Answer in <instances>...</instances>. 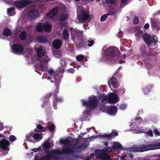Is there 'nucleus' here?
Segmentation results:
<instances>
[{"label":"nucleus","mask_w":160,"mask_h":160,"mask_svg":"<svg viewBox=\"0 0 160 160\" xmlns=\"http://www.w3.org/2000/svg\"><path fill=\"white\" fill-rule=\"evenodd\" d=\"M48 72L51 75H53L55 74V72L53 69H51L48 70Z\"/></svg>","instance_id":"50"},{"label":"nucleus","mask_w":160,"mask_h":160,"mask_svg":"<svg viewBox=\"0 0 160 160\" xmlns=\"http://www.w3.org/2000/svg\"><path fill=\"white\" fill-rule=\"evenodd\" d=\"M129 157L131 158L132 159L133 158L134 156L132 153H130L129 155Z\"/></svg>","instance_id":"62"},{"label":"nucleus","mask_w":160,"mask_h":160,"mask_svg":"<svg viewBox=\"0 0 160 160\" xmlns=\"http://www.w3.org/2000/svg\"><path fill=\"white\" fill-rule=\"evenodd\" d=\"M87 42L88 43H89L88 44L89 47L91 46L94 43V42L93 40H88Z\"/></svg>","instance_id":"42"},{"label":"nucleus","mask_w":160,"mask_h":160,"mask_svg":"<svg viewBox=\"0 0 160 160\" xmlns=\"http://www.w3.org/2000/svg\"><path fill=\"white\" fill-rule=\"evenodd\" d=\"M143 33L142 31L138 30L136 33V35L138 37H140L142 35Z\"/></svg>","instance_id":"45"},{"label":"nucleus","mask_w":160,"mask_h":160,"mask_svg":"<svg viewBox=\"0 0 160 160\" xmlns=\"http://www.w3.org/2000/svg\"><path fill=\"white\" fill-rule=\"evenodd\" d=\"M35 49L39 58V60L45 63H48L49 61V59L47 56L44 55L45 53L44 49L39 45H36L35 47Z\"/></svg>","instance_id":"3"},{"label":"nucleus","mask_w":160,"mask_h":160,"mask_svg":"<svg viewBox=\"0 0 160 160\" xmlns=\"http://www.w3.org/2000/svg\"><path fill=\"white\" fill-rule=\"evenodd\" d=\"M108 83L109 87L111 85L114 88H117L118 87L117 82L115 81H108Z\"/></svg>","instance_id":"23"},{"label":"nucleus","mask_w":160,"mask_h":160,"mask_svg":"<svg viewBox=\"0 0 160 160\" xmlns=\"http://www.w3.org/2000/svg\"><path fill=\"white\" fill-rule=\"evenodd\" d=\"M82 105L85 106L89 110L94 109L98 106V101L96 96L92 95L88 98V101L82 100Z\"/></svg>","instance_id":"2"},{"label":"nucleus","mask_w":160,"mask_h":160,"mask_svg":"<svg viewBox=\"0 0 160 160\" xmlns=\"http://www.w3.org/2000/svg\"><path fill=\"white\" fill-rule=\"evenodd\" d=\"M114 150L113 146L111 147H104L103 150V152L108 153L109 152H112Z\"/></svg>","instance_id":"26"},{"label":"nucleus","mask_w":160,"mask_h":160,"mask_svg":"<svg viewBox=\"0 0 160 160\" xmlns=\"http://www.w3.org/2000/svg\"><path fill=\"white\" fill-rule=\"evenodd\" d=\"M147 133L150 136H153V133L152 131V130H150Z\"/></svg>","instance_id":"54"},{"label":"nucleus","mask_w":160,"mask_h":160,"mask_svg":"<svg viewBox=\"0 0 160 160\" xmlns=\"http://www.w3.org/2000/svg\"><path fill=\"white\" fill-rule=\"evenodd\" d=\"M54 98L53 99L54 102H61L62 101V98L57 97V94H55V93H54Z\"/></svg>","instance_id":"27"},{"label":"nucleus","mask_w":160,"mask_h":160,"mask_svg":"<svg viewBox=\"0 0 160 160\" xmlns=\"http://www.w3.org/2000/svg\"><path fill=\"white\" fill-rule=\"evenodd\" d=\"M81 17H78V22H84L89 18V15L86 12L85 9H83L81 11Z\"/></svg>","instance_id":"8"},{"label":"nucleus","mask_w":160,"mask_h":160,"mask_svg":"<svg viewBox=\"0 0 160 160\" xmlns=\"http://www.w3.org/2000/svg\"><path fill=\"white\" fill-rule=\"evenodd\" d=\"M96 158L101 160H111L108 153L103 151L96 156Z\"/></svg>","instance_id":"13"},{"label":"nucleus","mask_w":160,"mask_h":160,"mask_svg":"<svg viewBox=\"0 0 160 160\" xmlns=\"http://www.w3.org/2000/svg\"><path fill=\"white\" fill-rule=\"evenodd\" d=\"M13 52L17 54H22L24 48L23 46L19 44H13Z\"/></svg>","instance_id":"11"},{"label":"nucleus","mask_w":160,"mask_h":160,"mask_svg":"<svg viewBox=\"0 0 160 160\" xmlns=\"http://www.w3.org/2000/svg\"><path fill=\"white\" fill-rule=\"evenodd\" d=\"M52 28V27L49 24H43L42 25L41 23H39L37 27V30L41 32H43V31L50 32Z\"/></svg>","instance_id":"5"},{"label":"nucleus","mask_w":160,"mask_h":160,"mask_svg":"<svg viewBox=\"0 0 160 160\" xmlns=\"http://www.w3.org/2000/svg\"><path fill=\"white\" fill-rule=\"evenodd\" d=\"M68 15L66 13L63 14L61 17L60 20L65 21L68 18Z\"/></svg>","instance_id":"38"},{"label":"nucleus","mask_w":160,"mask_h":160,"mask_svg":"<svg viewBox=\"0 0 160 160\" xmlns=\"http://www.w3.org/2000/svg\"><path fill=\"white\" fill-rule=\"evenodd\" d=\"M9 145V142L5 139H2L0 141V148L3 150L9 151V148L8 146Z\"/></svg>","instance_id":"10"},{"label":"nucleus","mask_w":160,"mask_h":160,"mask_svg":"<svg viewBox=\"0 0 160 160\" xmlns=\"http://www.w3.org/2000/svg\"><path fill=\"white\" fill-rule=\"evenodd\" d=\"M10 141L11 142H13L15 141L16 139V137L13 135H11L9 138Z\"/></svg>","instance_id":"41"},{"label":"nucleus","mask_w":160,"mask_h":160,"mask_svg":"<svg viewBox=\"0 0 160 160\" xmlns=\"http://www.w3.org/2000/svg\"><path fill=\"white\" fill-rule=\"evenodd\" d=\"M37 128L38 129L39 132H45L46 130L45 128L39 124L37 125Z\"/></svg>","instance_id":"32"},{"label":"nucleus","mask_w":160,"mask_h":160,"mask_svg":"<svg viewBox=\"0 0 160 160\" xmlns=\"http://www.w3.org/2000/svg\"><path fill=\"white\" fill-rule=\"evenodd\" d=\"M143 39L146 43L149 45H155L156 44L155 40L153 37L147 34L143 36Z\"/></svg>","instance_id":"7"},{"label":"nucleus","mask_w":160,"mask_h":160,"mask_svg":"<svg viewBox=\"0 0 160 160\" xmlns=\"http://www.w3.org/2000/svg\"><path fill=\"white\" fill-rule=\"evenodd\" d=\"M32 137L35 140L38 141L41 140L42 138V136L41 133H34L32 135Z\"/></svg>","instance_id":"21"},{"label":"nucleus","mask_w":160,"mask_h":160,"mask_svg":"<svg viewBox=\"0 0 160 160\" xmlns=\"http://www.w3.org/2000/svg\"><path fill=\"white\" fill-rule=\"evenodd\" d=\"M43 148L45 149H48L50 147V144L48 142H47L43 144Z\"/></svg>","instance_id":"35"},{"label":"nucleus","mask_w":160,"mask_h":160,"mask_svg":"<svg viewBox=\"0 0 160 160\" xmlns=\"http://www.w3.org/2000/svg\"><path fill=\"white\" fill-rule=\"evenodd\" d=\"M50 132H53L55 129V126L52 123L49 122L48 126H47Z\"/></svg>","instance_id":"24"},{"label":"nucleus","mask_w":160,"mask_h":160,"mask_svg":"<svg viewBox=\"0 0 160 160\" xmlns=\"http://www.w3.org/2000/svg\"><path fill=\"white\" fill-rule=\"evenodd\" d=\"M52 95V93H49L47 94L45 97V98L43 101V104L42 105V108L46 107L48 108H51L49 98Z\"/></svg>","instance_id":"12"},{"label":"nucleus","mask_w":160,"mask_h":160,"mask_svg":"<svg viewBox=\"0 0 160 160\" xmlns=\"http://www.w3.org/2000/svg\"><path fill=\"white\" fill-rule=\"evenodd\" d=\"M88 143L84 142L78 146L77 148L78 149H85L88 147Z\"/></svg>","instance_id":"25"},{"label":"nucleus","mask_w":160,"mask_h":160,"mask_svg":"<svg viewBox=\"0 0 160 160\" xmlns=\"http://www.w3.org/2000/svg\"><path fill=\"white\" fill-rule=\"evenodd\" d=\"M75 33L76 35H77L78 36H80L82 35V32L80 31H76L75 32Z\"/></svg>","instance_id":"57"},{"label":"nucleus","mask_w":160,"mask_h":160,"mask_svg":"<svg viewBox=\"0 0 160 160\" xmlns=\"http://www.w3.org/2000/svg\"><path fill=\"white\" fill-rule=\"evenodd\" d=\"M149 25L148 23H146L144 26V28L145 29H147L149 27Z\"/></svg>","instance_id":"59"},{"label":"nucleus","mask_w":160,"mask_h":160,"mask_svg":"<svg viewBox=\"0 0 160 160\" xmlns=\"http://www.w3.org/2000/svg\"><path fill=\"white\" fill-rule=\"evenodd\" d=\"M58 53V52H55L54 53V55L56 57H60V54H57Z\"/></svg>","instance_id":"60"},{"label":"nucleus","mask_w":160,"mask_h":160,"mask_svg":"<svg viewBox=\"0 0 160 160\" xmlns=\"http://www.w3.org/2000/svg\"><path fill=\"white\" fill-rule=\"evenodd\" d=\"M76 59L79 61H81L84 59V56L82 55H78L76 57Z\"/></svg>","instance_id":"37"},{"label":"nucleus","mask_w":160,"mask_h":160,"mask_svg":"<svg viewBox=\"0 0 160 160\" xmlns=\"http://www.w3.org/2000/svg\"><path fill=\"white\" fill-rule=\"evenodd\" d=\"M79 142V139H76L74 140H73L72 141V143L75 146H76L78 145V142Z\"/></svg>","instance_id":"44"},{"label":"nucleus","mask_w":160,"mask_h":160,"mask_svg":"<svg viewBox=\"0 0 160 160\" xmlns=\"http://www.w3.org/2000/svg\"><path fill=\"white\" fill-rule=\"evenodd\" d=\"M135 120V121H136L139 120V121H140V122H143V119L140 117H138V118H136Z\"/></svg>","instance_id":"52"},{"label":"nucleus","mask_w":160,"mask_h":160,"mask_svg":"<svg viewBox=\"0 0 160 160\" xmlns=\"http://www.w3.org/2000/svg\"><path fill=\"white\" fill-rule=\"evenodd\" d=\"M127 0H121V1L122 3L126 4V2H127Z\"/></svg>","instance_id":"61"},{"label":"nucleus","mask_w":160,"mask_h":160,"mask_svg":"<svg viewBox=\"0 0 160 160\" xmlns=\"http://www.w3.org/2000/svg\"><path fill=\"white\" fill-rule=\"evenodd\" d=\"M108 15H111L112 14H111L107 13V14H106L103 15L101 18L100 20H101V21L103 22V21H104L107 19Z\"/></svg>","instance_id":"36"},{"label":"nucleus","mask_w":160,"mask_h":160,"mask_svg":"<svg viewBox=\"0 0 160 160\" xmlns=\"http://www.w3.org/2000/svg\"><path fill=\"white\" fill-rule=\"evenodd\" d=\"M62 42L60 40L56 39L54 40L53 42V45L54 48L56 49H58L61 46Z\"/></svg>","instance_id":"18"},{"label":"nucleus","mask_w":160,"mask_h":160,"mask_svg":"<svg viewBox=\"0 0 160 160\" xmlns=\"http://www.w3.org/2000/svg\"><path fill=\"white\" fill-rule=\"evenodd\" d=\"M101 98H102L101 103L102 105H104L108 103H109L108 96L103 94L101 96Z\"/></svg>","instance_id":"19"},{"label":"nucleus","mask_w":160,"mask_h":160,"mask_svg":"<svg viewBox=\"0 0 160 160\" xmlns=\"http://www.w3.org/2000/svg\"><path fill=\"white\" fill-rule=\"evenodd\" d=\"M63 38L64 39H67L69 37V34L66 30H64L63 32Z\"/></svg>","instance_id":"34"},{"label":"nucleus","mask_w":160,"mask_h":160,"mask_svg":"<svg viewBox=\"0 0 160 160\" xmlns=\"http://www.w3.org/2000/svg\"><path fill=\"white\" fill-rule=\"evenodd\" d=\"M114 145L112 146L114 148V150L116 149H122V146L119 143H118L116 142H114Z\"/></svg>","instance_id":"22"},{"label":"nucleus","mask_w":160,"mask_h":160,"mask_svg":"<svg viewBox=\"0 0 160 160\" xmlns=\"http://www.w3.org/2000/svg\"><path fill=\"white\" fill-rule=\"evenodd\" d=\"M160 148V143L158 145H152L150 144L141 147L132 148L131 150L134 152H143L155 149L158 148Z\"/></svg>","instance_id":"4"},{"label":"nucleus","mask_w":160,"mask_h":160,"mask_svg":"<svg viewBox=\"0 0 160 160\" xmlns=\"http://www.w3.org/2000/svg\"><path fill=\"white\" fill-rule=\"evenodd\" d=\"M35 12H36V11H31V12H30L29 14L30 15H31V17H32L33 18H35L36 17L35 16Z\"/></svg>","instance_id":"46"},{"label":"nucleus","mask_w":160,"mask_h":160,"mask_svg":"<svg viewBox=\"0 0 160 160\" xmlns=\"http://www.w3.org/2000/svg\"><path fill=\"white\" fill-rule=\"evenodd\" d=\"M153 132L157 135H160L159 132L156 129H153Z\"/></svg>","instance_id":"49"},{"label":"nucleus","mask_w":160,"mask_h":160,"mask_svg":"<svg viewBox=\"0 0 160 160\" xmlns=\"http://www.w3.org/2000/svg\"><path fill=\"white\" fill-rule=\"evenodd\" d=\"M53 106L54 108L55 109H56L57 108V102H54L53 100Z\"/></svg>","instance_id":"56"},{"label":"nucleus","mask_w":160,"mask_h":160,"mask_svg":"<svg viewBox=\"0 0 160 160\" xmlns=\"http://www.w3.org/2000/svg\"><path fill=\"white\" fill-rule=\"evenodd\" d=\"M118 49L117 48L113 47H110L106 49L105 54L110 58H112L116 55Z\"/></svg>","instance_id":"6"},{"label":"nucleus","mask_w":160,"mask_h":160,"mask_svg":"<svg viewBox=\"0 0 160 160\" xmlns=\"http://www.w3.org/2000/svg\"><path fill=\"white\" fill-rule=\"evenodd\" d=\"M107 112L109 114L114 115L117 112L118 108L116 106L106 107Z\"/></svg>","instance_id":"15"},{"label":"nucleus","mask_w":160,"mask_h":160,"mask_svg":"<svg viewBox=\"0 0 160 160\" xmlns=\"http://www.w3.org/2000/svg\"><path fill=\"white\" fill-rule=\"evenodd\" d=\"M38 41L41 43H44L47 41V38L44 36H42L38 39Z\"/></svg>","instance_id":"31"},{"label":"nucleus","mask_w":160,"mask_h":160,"mask_svg":"<svg viewBox=\"0 0 160 160\" xmlns=\"http://www.w3.org/2000/svg\"><path fill=\"white\" fill-rule=\"evenodd\" d=\"M115 0H106V2L108 3H113L115 2Z\"/></svg>","instance_id":"53"},{"label":"nucleus","mask_w":160,"mask_h":160,"mask_svg":"<svg viewBox=\"0 0 160 160\" xmlns=\"http://www.w3.org/2000/svg\"><path fill=\"white\" fill-rule=\"evenodd\" d=\"M40 150H41V148H33V149H32V150L34 152H37L38 151H39Z\"/></svg>","instance_id":"55"},{"label":"nucleus","mask_w":160,"mask_h":160,"mask_svg":"<svg viewBox=\"0 0 160 160\" xmlns=\"http://www.w3.org/2000/svg\"><path fill=\"white\" fill-rule=\"evenodd\" d=\"M14 8H9L8 9V13L10 15H11L10 14V13L13 11H14Z\"/></svg>","instance_id":"51"},{"label":"nucleus","mask_w":160,"mask_h":160,"mask_svg":"<svg viewBox=\"0 0 160 160\" xmlns=\"http://www.w3.org/2000/svg\"><path fill=\"white\" fill-rule=\"evenodd\" d=\"M152 27H154L156 29H159L160 28V23L156 22L152 25Z\"/></svg>","instance_id":"39"},{"label":"nucleus","mask_w":160,"mask_h":160,"mask_svg":"<svg viewBox=\"0 0 160 160\" xmlns=\"http://www.w3.org/2000/svg\"><path fill=\"white\" fill-rule=\"evenodd\" d=\"M126 107V105L125 104H121L119 106L120 109L121 110H123L125 109Z\"/></svg>","instance_id":"43"},{"label":"nucleus","mask_w":160,"mask_h":160,"mask_svg":"<svg viewBox=\"0 0 160 160\" xmlns=\"http://www.w3.org/2000/svg\"><path fill=\"white\" fill-rule=\"evenodd\" d=\"M75 151L74 148H70L68 146H66L62 150L59 149H54L48 151L47 155L41 157L39 160H50V158L55 160H60L61 158L57 155L72 154Z\"/></svg>","instance_id":"1"},{"label":"nucleus","mask_w":160,"mask_h":160,"mask_svg":"<svg viewBox=\"0 0 160 160\" xmlns=\"http://www.w3.org/2000/svg\"><path fill=\"white\" fill-rule=\"evenodd\" d=\"M109 103H113L117 102L119 100L117 95L114 93L109 94L108 96Z\"/></svg>","instance_id":"9"},{"label":"nucleus","mask_w":160,"mask_h":160,"mask_svg":"<svg viewBox=\"0 0 160 160\" xmlns=\"http://www.w3.org/2000/svg\"><path fill=\"white\" fill-rule=\"evenodd\" d=\"M28 3V1L27 0H21L16 1L15 4L18 8H20L25 7Z\"/></svg>","instance_id":"14"},{"label":"nucleus","mask_w":160,"mask_h":160,"mask_svg":"<svg viewBox=\"0 0 160 160\" xmlns=\"http://www.w3.org/2000/svg\"><path fill=\"white\" fill-rule=\"evenodd\" d=\"M140 50L141 52L143 53H144L145 52V46L144 45H142L141 48L140 49Z\"/></svg>","instance_id":"47"},{"label":"nucleus","mask_w":160,"mask_h":160,"mask_svg":"<svg viewBox=\"0 0 160 160\" xmlns=\"http://www.w3.org/2000/svg\"><path fill=\"white\" fill-rule=\"evenodd\" d=\"M60 143L63 145L69 144L71 143V141L68 139L66 138L62 140V141H60Z\"/></svg>","instance_id":"29"},{"label":"nucleus","mask_w":160,"mask_h":160,"mask_svg":"<svg viewBox=\"0 0 160 160\" xmlns=\"http://www.w3.org/2000/svg\"><path fill=\"white\" fill-rule=\"evenodd\" d=\"M20 38L22 40H24L26 38V33L25 31L21 32L20 34Z\"/></svg>","instance_id":"33"},{"label":"nucleus","mask_w":160,"mask_h":160,"mask_svg":"<svg viewBox=\"0 0 160 160\" xmlns=\"http://www.w3.org/2000/svg\"><path fill=\"white\" fill-rule=\"evenodd\" d=\"M12 33V32L8 28H5L3 31V34L4 35L8 36H10Z\"/></svg>","instance_id":"28"},{"label":"nucleus","mask_w":160,"mask_h":160,"mask_svg":"<svg viewBox=\"0 0 160 160\" xmlns=\"http://www.w3.org/2000/svg\"><path fill=\"white\" fill-rule=\"evenodd\" d=\"M68 72L71 73H73L74 72V70L73 68H70L68 69Z\"/></svg>","instance_id":"58"},{"label":"nucleus","mask_w":160,"mask_h":160,"mask_svg":"<svg viewBox=\"0 0 160 160\" xmlns=\"http://www.w3.org/2000/svg\"><path fill=\"white\" fill-rule=\"evenodd\" d=\"M33 132H32L29 134H27L26 136V138L27 141H28L31 142H34L32 140V137L33 134Z\"/></svg>","instance_id":"30"},{"label":"nucleus","mask_w":160,"mask_h":160,"mask_svg":"<svg viewBox=\"0 0 160 160\" xmlns=\"http://www.w3.org/2000/svg\"><path fill=\"white\" fill-rule=\"evenodd\" d=\"M58 11V8H55L51 12L47 14V16L49 17H52L55 16Z\"/></svg>","instance_id":"20"},{"label":"nucleus","mask_w":160,"mask_h":160,"mask_svg":"<svg viewBox=\"0 0 160 160\" xmlns=\"http://www.w3.org/2000/svg\"><path fill=\"white\" fill-rule=\"evenodd\" d=\"M153 90V86L152 85H148L146 87L144 88L143 89V92L145 95H148L150 92L152 91Z\"/></svg>","instance_id":"17"},{"label":"nucleus","mask_w":160,"mask_h":160,"mask_svg":"<svg viewBox=\"0 0 160 160\" xmlns=\"http://www.w3.org/2000/svg\"><path fill=\"white\" fill-rule=\"evenodd\" d=\"M104 144L106 146H107L108 144V142H104Z\"/></svg>","instance_id":"63"},{"label":"nucleus","mask_w":160,"mask_h":160,"mask_svg":"<svg viewBox=\"0 0 160 160\" xmlns=\"http://www.w3.org/2000/svg\"><path fill=\"white\" fill-rule=\"evenodd\" d=\"M34 131L36 132H39V130L37 128L34 129Z\"/></svg>","instance_id":"64"},{"label":"nucleus","mask_w":160,"mask_h":160,"mask_svg":"<svg viewBox=\"0 0 160 160\" xmlns=\"http://www.w3.org/2000/svg\"><path fill=\"white\" fill-rule=\"evenodd\" d=\"M60 81H51V82H54V84L56 86V88H57L58 87H59V85L60 83Z\"/></svg>","instance_id":"40"},{"label":"nucleus","mask_w":160,"mask_h":160,"mask_svg":"<svg viewBox=\"0 0 160 160\" xmlns=\"http://www.w3.org/2000/svg\"><path fill=\"white\" fill-rule=\"evenodd\" d=\"M118 133L117 132H114L113 131L112 132H111L109 134H105L103 135H101V137L103 138H107L108 139H111L114 138V137L118 136Z\"/></svg>","instance_id":"16"},{"label":"nucleus","mask_w":160,"mask_h":160,"mask_svg":"<svg viewBox=\"0 0 160 160\" xmlns=\"http://www.w3.org/2000/svg\"><path fill=\"white\" fill-rule=\"evenodd\" d=\"M138 17H135L133 19V22L135 24L138 23Z\"/></svg>","instance_id":"48"}]
</instances>
